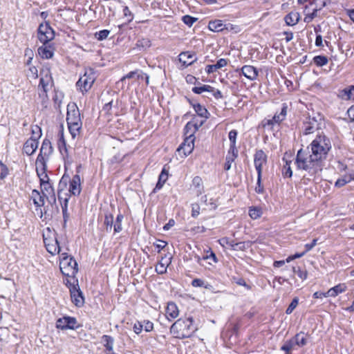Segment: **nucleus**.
<instances>
[{
	"mask_svg": "<svg viewBox=\"0 0 354 354\" xmlns=\"http://www.w3.org/2000/svg\"><path fill=\"white\" fill-rule=\"evenodd\" d=\"M332 149L330 140L325 135H317L307 147L297 151L295 164L298 169L313 176L322 170L324 162Z\"/></svg>",
	"mask_w": 354,
	"mask_h": 354,
	"instance_id": "f257e3e1",
	"label": "nucleus"
},
{
	"mask_svg": "<svg viewBox=\"0 0 354 354\" xmlns=\"http://www.w3.org/2000/svg\"><path fill=\"white\" fill-rule=\"evenodd\" d=\"M195 118L192 121L189 122L185 127V134L187 135L184 142L178 147V151L183 152L185 156L189 155L194 147L195 137L194 133L198 130L203 125L204 121H201L199 124L194 122Z\"/></svg>",
	"mask_w": 354,
	"mask_h": 354,
	"instance_id": "f03ea898",
	"label": "nucleus"
},
{
	"mask_svg": "<svg viewBox=\"0 0 354 354\" xmlns=\"http://www.w3.org/2000/svg\"><path fill=\"white\" fill-rule=\"evenodd\" d=\"M192 324V317L186 319H179L171 325L170 332L181 339L189 337L196 330Z\"/></svg>",
	"mask_w": 354,
	"mask_h": 354,
	"instance_id": "7ed1b4c3",
	"label": "nucleus"
},
{
	"mask_svg": "<svg viewBox=\"0 0 354 354\" xmlns=\"http://www.w3.org/2000/svg\"><path fill=\"white\" fill-rule=\"evenodd\" d=\"M59 268L62 274L68 277H75L78 271L77 261L66 252L59 255Z\"/></svg>",
	"mask_w": 354,
	"mask_h": 354,
	"instance_id": "20e7f679",
	"label": "nucleus"
},
{
	"mask_svg": "<svg viewBox=\"0 0 354 354\" xmlns=\"http://www.w3.org/2000/svg\"><path fill=\"white\" fill-rule=\"evenodd\" d=\"M95 78V73L93 68L86 69L84 75L77 82L76 86L82 92H87L91 88Z\"/></svg>",
	"mask_w": 354,
	"mask_h": 354,
	"instance_id": "39448f33",
	"label": "nucleus"
},
{
	"mask_svg": "<svg viewBox=\"0 0 354 354\" xmlns=\"http://www.w3.org/2000/svg\"><path fill=\"white\" fill-rule=\"evenodd\" d=\"M55 37V31L47 22L39 24L37 29V38L44 45L47 44Z\"/></svg>",
	"mask_w": 354,
	"mask_h": 354,
	"instance_id": "423d86ee",
	"label": "nucleus"
},
{
	"mask_svg": "<svg viewBox=\"0 0 354 354\" xmlns=\"http://www.w3.org/2000/svg\"><path fill=\"white\" fill-rule=\"evenodd\" d=\"M79 327L75 317L64 316L56 321V328L62 330L71 329L75 330Z\"/></svg>",
	"mask_w": 354,
	"mask_h": 354,
	"instance_id": "0eeeda50",
	"label": "nucleus"
},
{
	"mask_svg": "<svg viewBox=\"0 0 354 354\" xmlns=\"http://www.w3.org/2000/svg\"><path fill=\"white\" fill-rule=\"evenodd\" d=\"M44 243L47 251L52 255L57 254H61V248L59 243L57 239V237L54 234L53 236H46L45 234H43Z\"/></svg>",
	"mask_w": 354,
	"mask_h": 354,
	"instance_id": "6e6552de",
	"label": "nucleus"
},
{
	"mask_svg": "<svg viewBox=\"0 0 354 354\" xmlns=\"http://www.w3.org/2000/svg\"><path fill=\"white\" fill-rule=\"evenodd\" d=\"M66 122L67 124L82 123L80 111L75 103L69 104L67 106Z\"/></svg>",
	"mask_w": 354,
	"mask_h": 354,
	"instance_id": "1a4fd4ad",
	"label": "nucleus"
},
{
	"mask_svg": "<svg viewBox=\"0 0 354 354\" xmlns=\"http://www.w3.org/2000/svg\"><path fill=\"white\" fill-rule=\"evenodd\" d=\"M267 162V156L263 150H258L254 156V163L259 176V180L261 178L263 165Z\"/></svg>",
	"mask_w": 354,
	"mask_h": 354,
	"instance_id": "9d476101",
	"label": "nucleus"
},
{
	"mask_svg": "<svg viewBox=\"0 0 354 354\" xmlns=\"http://www.w3.org/2000/svg\"><path fill=\"white\" fill-rule=\"evenodd\" d=\"M52 153L53 147L50 141L48 139H44L36 161H39L41 160V162H46Z\"/></svg>",
	"mask_w": 354,
	"mask_h": 354,
	"instance_id": "9b49d317",
	"label": "nucleus"
},
{
	"mask_svg": "<svg viewBox=\"0 0 354 354\" xmlns=\"http://www.w3.org/2000/svg\"><path fill=\"white\" fill-rule=\"evenodd\" d=\"M71 297L72 302L77 307H81L84 303L83 293L80 290L79 285L71 286Z\"/></svg>",
	"mask_w": 354,
	"mask_h": 354,
	"instance_id": "f8f14e48",
	"label": "nucleus"
},
{
	"mask_svg": "<svg viewBox=\"0 0 354 354\" xmlns=\"http://www.w3.org/2000/svg\"><path fill=\"white\" fill-rule=\"evenodd\" d=\"M52 82L53 79L49 72H47L44 76L40 78L39 84L38 86L39 89L41 88V91L39 93L40 97H44L47 96V92L50 90Z\"/></svg>",
	"mask_w": 354,
	"mask_h": 354,
	"instance_id": "ddd939ff",
	"label": "nucleus"
},
{
	"mask_svg": "<svg viewBox=\"0 0 354 354\" xmlns=\"http://www.w3.org/2000/svg\"><path fill=\"white\" fill-rule=\"evenodd\" d=\"M36 171L38 177L39 178L40 184L45 181L49 180L48 174H46V162L39 161L35 162Z\"/></svg>",
	"mask_w": 354,
	"mask_h": 354,
	"instance_id": "4468645a",
	"label": "nucleus"
},
{
	"mask_svg": "<svg viewBox=\"0 0 354 354\" xmlns=\"http://www.w3.org/2000/svg\"><path fill=\"white\" fill-rule=\"evenodd\" d=\"M69 192L74 196L79 195L81 192L80 177L78 174L73 176L70 180Z\"/></svg>",
	"mask_w": 354,
	"mask_h": 354,
	"instance_id": "2eb2a0df",
	"label": "nucleus"
},
{
	"mask_svg": "<svg viewBox=\"0 0 354 354\" xmlns=\"http://www.w3.org/2000/svg\"><path fill=\"white\" fill-rule=\"evenodd\" d=\"M38 144V140H36L35 138H30L24 145V152L28 156H31L37 149Z\"/></svg>",
	"mask_w": 354,
	"mask_h": 354,
	"instance_id": "dca6fc26",
	"label": "nucleus"
},
{
	"mask_svg": "<svg viewBox=\"0 0 354 354\" xmlns=\"http://www.w3.org/2000/svg\"><path fill=\"white\" fill-rule=\"evenodd\" d=\"M196 60V57L194 53L183 52L179 55V62L184 67H187L192 64Z\"/></svg>",
	"mask_w": 354,
	"mask_h": 354,
	"instance_id": "f3484780",
	"label": "nucleus"
},
{
	"mask_svg": "<svg viewBox=\"0 0 354 354\" xmlns=\"http://www.w3.org/2000/svg\"><path fill=\"white\" fill-rule=\"evenodd\" d=\"M102 343L106 348V354H115L113 352L114 339L111 336L104 335L102 337Z\"/></svg>",
	"mask_w": 354,
	"mask_h": 354,
	"instance_id": "a211bd4d",
	"label": "nucleus"
},
{
	"mask_svg": "<svg viewBox=\"0 0 354 354\" xmlns=\"http://www.w3.org/2000/svg\"><path fill=\"white\" fill-rule=\"evenodd\" d=\"M241 71L243 75L250 80H255L258 75L257 68L252 66L245 65L242 67Z\"/></svg>",
	"mask_w": 354,
	"mask_h": 354,
	"instance_id": "6ab92c4d",
	"label": "nucleus"
},
{
	"mask_svg": "<svg viewBox=\"0 0 354 354\" xmlns=\"http://www.w3.org/2000/svg\"><path fill=\"white\" fill-rule=\"evenodd\" d=\"M318 122L315 118H309L308 120L304 123V134L313 133L318 128Z\"/></svg>",
	"mask_w": 354,
	"mask_h": 354,
	"instance_id": "aec40b11",
	"label": "nucleus"
},
{
	"mask_svg": "<svg viewBox=\"0 0 354 354\" xmlns=\"http://www.w3.org/2000/svg\"><path fill=\"white\" fill-rule=\"evenodd\" d=\"M353 88L354 86L351 85L339 91L338 93V97L344 100H354Z\"/></svg>",
	"mask_w": 354,
	"mask_h": 354,
	"instance_id": "412c9836",
	"label": "nucleus"
},
{
	"mask_svg": "<svg viewBox=\"0 0 354 354\" xmlns=\"http://www.w3.org/2000/svg\"><path fill=\"white\" fill-rule=\"evenodd\" d=\"M38 54L42 59H50L53 56V49L50 45H44L38 48Z\"/></svg>",
	"mask_w": 354,
	"mask_h": 354,
	"instance_id": "4be33fe9",
	"label": "nucleus"
},
{
	"mask_svg": "<svg viewBox=\"0 0 354 354\" xmlns=\"http://www.w3.org/2000/svg\"><path fill=\"white\" fill-rule=\"evenodd\" d=\"M179 311L177 306L174 302H169L166 308V317L167 319H175L178 316Z\"/></svg>",
	"mask_w": 354,
	"mask_h": 354,
	"instance_id": "5701e85b",
	"label": "nucleus"
},
{
	"mask_svg": "<svg viewBox=\"0 0 354 354\" xmlns=\"http://www.w3.org/2000/svg\"><path fill=\"white\" fill-rule=\"evenodd\" d=\"M40 185L42 189L43 195H44V196H46V194L50 195V197L55 202V192H54V188L50 183L49 180L41 183L40 184Z\"/></svg>",
	"mask_w": 354,
	"mask_h": 354,
	"instance_id": "b1692460",
	"label": "nucleus"
},
{
	"mask_svg": "<svg viewBox=\"0 0 354 354\" xmlns=\"http://www.w3.org/2000/svg\"><path fill=\"white\" fill-rule=\"evenodd\" d=\"M346 289V286L344 283H339L333 288H331L326 292V295L329 297H336L339 294L344 292Z\"/></svg>",
	"mask_w": 354,
	"mask_h": 354,
	"instance_id": "393cba45",
	"label": "nucleus"
},
{
	"mask_svg": "<svg viewBox=\"0 0 354 354\" xmlns=\"http://www.w3.org/2000/svg\"><path fill=\"white\" fill-rule=\"evenodd\" d=\"M208 28L211 31L213 32H221L225 28V25L221 20H214L210 21L208 24Z\"/></svg>",
	"mask_w": 354,
	"mask_h": 354,
	"instance_id": "a878e982",
	"label": "nucleus"
},
{
	"mask_svg": "<svg viewBox=\"0 0 354 354\" xmlns=\"http://www.w3.org/2000/svg\"><path fill=\"white\" fill-rule=\"evenodd\" d=\"M44 195L41 196L40 193L36 189L32 190L31 194V198L33 201V203L36 207H39L44 205Z\"/></svg>",
	"mask_w": 354,
	"mask_h": 354,
	"instance_id": "bb28decb",
	"label": "nucleus"
},
{
	"mask_svg": "<svg viewBox=\"0 0 354 354\" xmlns=\"http://www.w3.org/2000/svg\"><path fill=\"white\" fill-rule=\"evenodd\" d=\"M300 19L299 14L298 12H290L285 17V21L288 26H294L297 24Z\"/></svg>",
	"mask_w": 354,
	"mask_h": 354,
	"instance_id": "cd10ccee",
	"label": "nucleus"
},
{
	"mask_svg": "<svg viewBox=\"0 0 354 354\" xmlns=\"http://www.w3.org/2000/svg\"><path fill=\"white\" fill-rule=\"evenodd\" d=\"M287 105L283 104L281 112L279 113H275L272 118L274 123L279 124L281 122L285 120L287 114Z\"/></svg>",
	"mask_w": 354,
	"mask_h": 354,
	"instance_id": "c85d7f7f",
	"label": "nucleus"
},
{
	"mask_svg": "<svg viewBox=\"0 0 354 354\" xmlns=\"http://www.w3.org/2000/svg\"><path fill=\"white\" fill-rule=\"evenodd\" d=\"M296 346H304L307 344L306 335L304 333H299L292 338Z\"/></svg>",
	"mask_w": 354,
	"mask_h": 354,
	"instance_id": "c756f323",
	"label": "nucleus"
},
{
	"mask_svg": "<svg viewBox=\"0 0 354 354\" xmlns=\"http://www.w3.org/2000/svg\"><path fill=\"white\" fill-rule=\"evenodd\" d=\"M194 109L198 116L204 118L203 121L205 122V119L208 118V111L203 106L200 104H194Z\"/></svg>",
	"mask_w": 354,
	"mask_h": 354,
	"instance_id": "7c9ffc66",
	"label": "nucleus"
},
{
	"mask_svg": "<svg viewBox=\"0 0 354 354\" xmlns=\"http://www.w3.org/2000/svg\"><path fill=\"white\" fill-rule=\"evenodd\" d=\"M68 127L73 138H75L80 134L82 123L67 124Z\"/></svg>",
	"mask_w": 354,
	"mask_h": 354,
	"instance_id": "2f4dec72",
	"label": "nucleus"
},
{
	"mask_svg": "<svg viewBox=\"0 0 354 354\" xmlns=\"http://www.w3.org/2000/svg\"><path fill=\"white\" fill-rule=\"evenodd\" d=\"M352 178H353L351 176V173L349 174H346L343 176L341 178L337 180V181L335 183V186L337 187H343L346 183L351 182L352 180Z\"/></svg>",
	"mask_w": 354,
	"mask_h": 354,
	"instance_id": "473e14b6",
	"label": "nucleus"
},
{
	"mask_svg": "<svg viewBox=\"0 0 354 354\" xmlns=\"http://www.w3.org/2000/svg\"><path fill=\"white\" fill-rule=\"evenodd\" d=\"M213 91V87L210 85L203 84L199 86H194L192 88V91L196 94H201L203 92H207Z\"/></svg>",
	"mask_w": 354,
	"mask_h": 354,
	"instance_id": "72a5a7b5",
	"label": "nucleus"
},
{
	"mask_svg": "<svg viewBox=\"0 0 354 354\" xmlns=\"http://www.w3.org/2000/svg\"><path fill=\"white\" fill-rule=\"evenodd\" d=\"M295 346L296 345L293 339L291 338L283 344V345L281 347V349L285 351L286 354H290L291 351L294 349Z\"/></svg>",
	"mask_w": 354,
	"mask_h": 354,
	"instance_id": "f704fd0d",
	"label": "nucleus"
},
{
	"mask_svg": "<svg viewBox=\"0 0 354 354\" xmlns=\"http://www.w3.org/2000/svg\"><path fill=\"white\" fill-rule=\"evenodd\" d=\"M163 258L156 266V272L159 274H165L167 272V267L171 263V261L167 262H163Z\"/></svg>",
	"mask_w": 354,
	"mask_h": 354,
	"instance_id": "c9c22d12",
	"label": "nucleus"
},
{
	"mask_svg": "<svg viewBox=\"0 0 354 354\" xmlns=\"http://www.w3.org/2000/svg\"><path fill=\"white\" fill-rule=\"evenodd\" d=\"M168 177L167 173L165 172V170L163 169L160 174L159 175L158 181L156 185V189H160L162 187L164 183L166 182Z\"/></svg>",
	"mask_w": 354,
	"mask_h": 354,
	"instance_id": "e433bc0d",
	"label": "nucleus"
},
{
	"mask_svg": "<svg viewBox=\"0 0 354 354\" xmlns=\"http://www.w3.org/2000/svg\"><path fill=\"white\" fill-rule=\"evenodd\" d=\"M192 286L193 287H203V288H205V289H210L212 288V286L207 283V282H205L203 280L201 279H194V280H192Z\"/></svg>",
	"mask_w": 354,
	"mask_h": 354,
	"instance_id": "4c0bfd02",
	"label": "nucleus"
},
{
	"mask_svg": "<svg viewBox=\"0 0 354 354\" xmlns=\"http://www.w3.org/2000/svg\"><path fill=\"white\" fill-rule=\"evenodd\" d=\"M330 2V0H313L311 3V6H315V8L317 11L322 10L324 7L328 5Z\"/></svg>",
	"mask_w": 354,
	"mask_h": 354,
	"instance_id": "58836bf2",
	"label": "nucleus"
},
{
	"mask_svg": "<svg viewBox=\"0 0 354 354\" xmlns=\"http://www.w3.org/2000/svg\"><path fill=\"white\" fill-rule=\"evenodd\" d=\"M313 62L317 66H323L327 64L328 59L326 56L317 55L313 58Z\"/></svg>",
	"mask_w": 354,
	"mask_h": 354,
	"instance_id": "ea45409f",
	"label": "nucleus"
},
{
	"mask_svg": "<svg viewBox=\"0 0 354 354\" xmlns=\"http://www.w3.org/2000/svg\"><path fill=\"white\" fill-rule=\"evenodd\" d=\"M113 224V216L111 214H106L104 219V225H106V230L110 232L112 230Z\"/></svg>",
	"mask_w": 354,
	"mask_h": 354,
	"instance_id": "a19ab883",
	"label": "nucleus"
},
{
	"mask_svg": "<svg viewBox=\"0 0 354 354\" xmlns=\"http://www.w3.org/2000/svg\"><path fill=\"white\" fill-rule=\"evenodd\" d=\"M282 175L285 178L292 177V171L290 167V162L286 161V165L283 167Z\"/></svg>",
	"mask_w": 354,
	"mask_h": 354,
	"instance_id": "79ce46f5",
	"label": "nucleus"
},
{
	"mask_svg": "<svg viewBox=\"0 0 354 354\" xmlns=\"http://www.w3.org/2000/svg\"><path fill=\"white\" fill-rule=\"evenodd\" d=\"M123 215L122 214H119L117 216L116 221L114 223V232H120L122 228V221L123 220Z\"/></svg>",
	"mask_w": 354,
	"mask_h": 354,
	"instance_id": "37998d69",
	"label": "nucleus"
},
{
	"mask_svg": "<svg viewBox=\"0 0 354 354\" xmlns=\"http://www.w3.org/2000/svg\"><path fill=\"white\" fill-rule=\"evenodd\" d=\"M59 149L62 154H64V151L67 153L66 144L64 138V133L62 132L59 141H58Z\"/></svg>",
	"mask_w": 354,
	"mask_h": 354,
	"instance_id": "c03bdc74",
	"label": "nucleus"
},
{
	"mask_svg": "<svg viewBox=\"0 0 354 354\" xmlns=\"http://www.w3.org/2000/svg\"><path fill=\"white\" fill-rule=\"evenodd\" d=\"M136 46L140 49H146L151 46V41L149 39H142L138 40V41L136 43Z\"/></svg>",
	"mask_w": 354,
	"mask_h": 354,
	"instance_id": "a18cd8bd",
	"label": "nucleus"
},
{
	"mask_svg": "<svg viewBox=\"0 0 354 354\" xmlns=\"http://www.w3.org/2000/svg\"><path fill=\"white\" fill-rule=\"evenodd\" d=\"M261 211L258 207H251L249 209V216L252 219H257L259 218L261 215Z\"/></svg>",
	"mask_w": 354,
	"mask_h": 354,
	"instance_id": "49530a36",
	"label": "nucleus"
},
{
	"mask_svg": "<svg viewBox=\"0 0 354 354\" xmlns=\"http://www.w3.org/2000/svg\"><path fill=\"white\" fill-rule=\"evenodd\" d=\"M1 287L6 289V292L10 291L15 286V283L10 279H5V281L1 284Z\"/></svg>",
	"mask_w": 354,
	"mask_h": 354,
	"instance_id": "de8ad7c7",
	"label": "nucleus"
},
{
	"mask_svg": "<svg viewBox=\"0 0 354 354\" xmlns=\"http://www.w3.org/2000/svg\"><path fill=\"white\" fill-rule=\"evenodd\" d=\"M298 303H299V299L297 297H295L292 300V301L290 304V305L288 306V307L287 308V309L286 310V313L288 315L291 314L292 313V311L295 309L297 306L298 305Z\"/></svg>",
	"mask_w": 354,
	"mask_h": 354,
	"instance_id": "09e8293b",
	"label": "nucleus"
},
{
	"mask_svg": "<svg viewBox=\"0 0 354 354\" xmlns=\"http://www.w3.org/2000/svg\"><path fill=\"white\" fill-rule=\"evenodd\" d=\"M182 20L186 25L191 27L197 21V18L190 15H185L183 17Z\"/></svg>",
	"mask_w": 354,
	"mask_h": 354,
	"instance_id": "8fccbe9b",
	"label": "nucleus"
},
{
	"mask_svg": "<svg viewBox=\"0 0 354 354\" xmlns=\"http://www.w3.org/2000/svg\"><path fill=\"white\" fill-rule=\"evenodd\" d=\"M292 271L303 280L306 279L307 277V272L306 270H302L300 267H292Z\"/></svg>",
	"mask_w": 354,
	"mask_h": 354,
	"instance_id": "3c124183",
	"label": "nucleus"
},
{
	"mask_svg": "<svg viewBox=\"0 0 354 354\" xmlns=\"http://www.w3.org/2000/svg\"><path fill=\"white\" fill-rule=\"evenodd\" d=\"M41 128L39 127H38L37 125L33 127L32 128L31 138H35L36 139V140H38V139L41 137Z\"/></svg>",
	"mask_w": 354,
	"mask_h": 354,
	"instance_id": "603ef678",
	"label": "nucleus"
},
{
	"mask_svg": "<svg viewBox=\"0 0 354 354\" xmlns=\"http://www.w3.org/2000/svg\"><path fill=\"white\" fill-rule=\"evenodd\" d=\"M227 156L236 159L238 156V149L236 145H230Z\"/></svg>",
	"mask_w": 354,
	"mask_h": 354,
	"instance_id": "864d4df0",
	"label": "nucleus"
},
{
	"mask_svg": "<svg viewBox=\"0 0 354 354\" xmlns=\"http://www.w3.org/2000/svg\"><path fill=\"white\" fill-rule=\"evenodd\" d=\"M238 132L235 129H232L229 132V140L230 141V145H236V136Z\"/></svg>",
	"mask_w": 354,
	"mask_h": 354,
	"instance_id": "5fc2aeb1",
	"label": "nucleus"
},
{
	"mask_svg": "<svg viewBox=\"0 0 354 354\" xmlns=\"http://www.w3.org/2000/svg\"><path fill=\"white\" fill-rule=\"evenodd\" d=\"M142 324L146 332H150L153 329V324L150 321L145 320Z\"/></svg>",
	"mask_w": 354,
	"mask_h": 354,
	"instance_id": "6e6d98bb",
	"label": "nucleus"
},
{
	"mask_svg": "<svg viewBox=\"0 0 354 354\" xmlns=\"http://www.w3.org/2000/svg\"><path fill=\"white\" fill-rule=\"evenodd\" d=\"M110 33V31L108 30H100L97 34V38L98 40L100 41H102V40H104L106 38L108 37Z\"/></svg>",
	"mask_w": 354,
	"mask_h": 354,
	"instance_id": "4d7b16f0",
	"label": "nucleus"
},
{
	"mask_svg": "<svg viewBox=\"0 0 354 354\" xmlns=\"http://www.w3.org/2000/svg\"><path fill=\"white\" fill-rule=\"evenodd\" d=\"M124 16L127 17L128 21H131L133 19V15L128 6H124L123 8Z\"/></svg>",
	"mask_w": 354,
	"mask_h": 354,
	"instance_id": "13d9d810",
	"label": "nucleus"
},
{
	"mask_svg": "<svg viewBox=\"0 0 354 354\" xmlns=\"http://www.w3.org/2000/svg\"><path fill=\"white\" fill-rule=\"evenodd\" d=\"M234 158L227 155L225 158V163L224 165V169L225 171H228L231 169L232 163L234 161Z\"/></svg>",
	"mask_w": 354,
	"mask_h": 354,
	"instance_id": "bf43d9fd",
	"label": "nucleus"
},
{
	"mask_svg": "<svg viewBox=\"0 0 354 354\" xmlns=\"http://www.w3.org/2000/svg\"><path fill=\"white\" fill-rule=\"evenodd\" d=\"M133 328V331L138 335L143 330L142 324L140 322H137L136 323L134 324Z\"/></svg>",
	"mask_w": 354,
	"mask_h": 354,
	"instance_id": "052dcab7",
	"label": "nucleus"
},
{
	"mask_svg": "<svg viewBox=\"0 0 354 354\" xmlns=\"http://www.w3.org/2000/svg\"><path fill=\"white\" fill-rule=\"evenodd\" d=\"M123 158L124 156L121 157L120 154H116L109 160V162L111 164L119 163L123 160Z\"/></svg>",
	"mask_w": 354,
	"mask_h": 354,
	"instance_id": "680f3d73",
	"label": "nucleus"
},
{
	"mask_svg": "<svg viewBox=\"0 0 354 354\" xmlns=\"http://www.w3.org/2000/svg\"><path fill=\"white\" fill-rule=\"evenodd\" d=\"M317 11L315 9H313V11L312 13L306 15L304 18V21L309 23L315 17H317Z\"/></svg>",
	"mask_w": 354,
	"mask_h": 354,
	"instance_id": "e2e57ef3",
	"label": "nucleus"
},
{
	"mask_svg": "<svg viewBox=\"0 0 354 354\" xmlns=\"http://www.w3.org/2000/svg\"><path fill=\"white\" fill-rule=\"evenodd\" d=\"M227 59L221 58L217 61V62L215 64V66L218 70V69H220V68L225 66L227 65Z\"/></svg>",
	"mask_w": 354,
	"mask_h": 354,
	"instance_id": "0e129e2a",
	"label": "nucleus"
},
{
	"mask_svg": "<svg viewBox=\"0 0 354 354\" xmlns=\"http://www.w3.org/2000/svg\"><path fill=\"white\" fill-rule=\"evenodd\" d=\"M200 214V207L197 204L192 205V216L197 217Z\"/></svg>",
	"mask_w": 354,
	"mask_h": 354,
	"instance_id": "69168bd1",
	"label": "nucleus"
},
{
	"mask_svg": "<svg viewBox=\"0 0 354 354\" xmlns=\"http://www.w3.org/2000/svg\"><path fill=\"white\" fill-rule=\"evenodd\" d=\"M167 245V243L164 241L158 240V243H155V247L158 249V252H160L161 250L164 249L166 245Z\"/></svg>",
	"mask_w": 354,
	"mask_h": 354,
	"instance_id": "338daca9",
	"label": "nucleus"
},
{
	"mask_svg": "<svg viewBox=\"0 0 354 354\" xmlns=\"http://www.w3.org/2000/svg\"><path fill=\"white\" fill-rule=\"evenodd\" d=\"M347 115L351 122L354 121V105L351 106L347 111Z\"/></svg>",
	"mask_w": 354,
	"mask_h": 354,
	"instance_id": "774afa93",
	"label": "nucleus"
}]
</instances>
